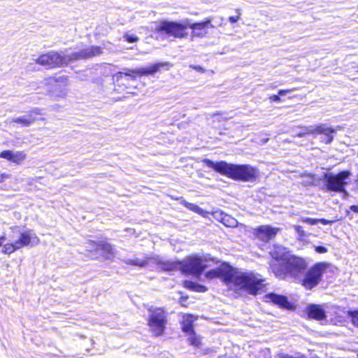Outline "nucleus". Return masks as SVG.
Instances as JSON below:
<instances>
[{
  "mask_svg": "<svg viewBox=\"0 0 358 358\" xmlns=\"http://www.w3.org/2000/svg\"><path fill=\"white\" fill-rule=\"evenodd\" d=\"M184 287L197 292H205L207 291V288L205 286L189 280L184 281Z\"/></svg>",
  "mask_w": 358,
  "mask_h": 358,
  "instance_id": "nucleus-26",
  "label": "nucleus"
},
{
  "mask_svg": "<svg viewBox=\"0 0 358 358\" xmlns=\"http://www.w3.org/2000/svg\"><path fill=\"white\" fill-rule=\"evenodd\" d=\"M99 241L95 242L93 241H88L87 242L85 243V247L86 248V250L91 252L93 251H99Z\"/></svg>",
  "mask_w": 358,
  "mask_h": 358,
  "instance_id": "nucleus-29",
  "label": "nucleus"
},
{
  "mask_svg": "<svg viewBox=\"0 0 358 358\" xmlns=\"http://www.w3.org/2000/svg\"><path fill=\"white\" fill-rule=\"evenodd\" d=\"M315 250L317 253H326L328 252V249L324 246H315Z\"/></svg>",
  "mask_w": 358,
  "mask_h": 358,
  "instance_id": "nucleus-36",
  "label": "nucleus"
},
{
  "mask_svg": "<svg viewBox=\"0 0 358 358\" xmlns=\"http://www.w3.org/2000/svg\"><path fill=\"white\" fill-rule=\"evenodd\" d=\"M350 209L353 212L358 213V206H355V205L351 206Z\"/></svg>",
  "mask_w": 358,
  "mask_h": 358,
  "instance_id": "nucleus-42",
  "label": "nucleus"
},
{
  "mask_svg": "<svg viewBox=\"0 0 358 358\" xmlns=\"http://www.w3.org/2000/svg\"><path fill=\"white\" fill-rule=\"evenodd\" d=\"M350 176L351 173L349 171H343L337 174L326 173L324 180L327 189L336 192H345Z\"/></svg>",
  "mask_w": 358,
  "mask_h": 358,
  "instance_id": "nucleus-7",
  "label": "nucleus"
},
{
  "mask_svg": "<svg viewBox=\"0 0 358 358\" xmlns=\"http://www.w3.org/2000/svg\"><path fill=\"white\" fill-rule=\"evenodd\" d=\"M203 162L209 168L235 180L252 182L259 176L258 169L249 164H233L223 161L214 162L209 159H204Z\"/></svg>",
  "mask_w": 358,
  "mask_h": 358,
  "instance_id": "nucleus-2",
  "label": "nucleus"
},
{
  "mask_svg": "<svg viewBox=\"0 0 358 358\" xmlns=\"http://www.w3.org/2000/svg\"><path fill=\"white\" fill-rule=\"evenodd\" d=\"M294 89H290V90H280L278 91V95L279 96H285L286 95L287 93L293 91Z\"/></svg>",
  "mask_w": 358,
  "mask_h": 358,
  "instance_id": "nucleus-40",
  "label": "nucleus"
},
{
  "mask_svg": "<svg viewBox=\"0 0 358 358\" xmlns=\"http://www.w3.org/2000/svg\"><path fill=\"white\" fill-rule=\"evenodd\" d=\"M196 320V317L192 315H184L182 321V329L183 331L189 334L193 333L192 324Z\"/></svg>",
  "mask_w": 358,
  "mask_h": 358,
  "instance_id": "nucleus-23",
  "label": "nucleus"
},
{
  "mask_svg": "<svg viewBox=\"0 0 358 358\" xmlns=\"http://www.w3.org/2000/svg\"><path fill=\"white\" fill-rule=\"evenodd\" d=\"M102 52L101 48L99 46H92L84 48L79 52L70 54L71 62L78 59H85L92 57L98 56Z\"/></svg>",
  "mask_w": 358,
  "mask_h": 358,
  "instance_id": "nucleus-14",
  "label": "nucleus"
},
{
  "mask_svg": "<svg viewBox=\"0 0 358 358\" xmlns=\"http://www.w3.org/2000/svg\"><path fill=\"white\" fill-rule=\"evenodd\" d=\"M238 15L237 16H231L229 17V21L231 22V23H235L239 19H240V17H241V13L238 10Z\"/></svg>",
  "mask_w": 358,
  "mask_h": 358,
  "instance_id": "nucleus-39",
  "label": "nucleus"
},
{
  "mask_svg": "<svg viewBox=\"0 0 358 358\" xmlns=\"http://www.w3.org/2000/svg\"><path fill=\"white\" fill-rule=\"evenodd\" d=\"M270 254L275 261L279 262L277 265H282L287 261V258L291 255L286 248L280 245H274L270 251Z\"/></svg>",
  "mask_w": 358,
  "mask_h": 358,
  "instance_id": "nucleus-17",
  "label": "nucleus"
},
{
  "mask_svg": "<svg viewBox=\"0 0 358 358\" xmlns=\"http://www.w3.org/2000/svg\"><path fill=\"white\" fill-rule=\"evenodd\" d=\"M189 67L194 69L195 71L203 73L206 72V70L201 66H196V65H189Z\"/></svg>",
  "mask_w": 358,
  "mask_h": 358,
  "instance_id": "nucleus-37",
  "label": "nucleus"
},
{
  "mask_svg": "<svg viewBox=\"0 0 358 358\" xmlns=\"http://www.w3.org/2000/svg\"><path fill=\"white\" fill-rule=\"evenodd\" d=\"M213 215L216 220L222 222V218L223 216H225L226 214L223 213L222 211L217 210L213 213Z\"/></svg>",
  "mask_w": 358,
  "mask_h": 358,
  "instance_id": "nucleus-34",
  "label": "nucleus"
},
{
  "mask_svg": "<svg viewBox=\"0 0 358 358\" xmlns=\"http://www.w3.org/2000/svg\"><path fill=\"white\" fill-rule=\"evenodd\" d=\"M10 178V175L6 173H1L0 171V182H4L6 180Z\"/></svg>",
  "mask_w": 358,
  "mask_h": 358,
  "instance_id": "nucleus-38",
  "label": "nucleus"
},
{
  "mask_svg": "<svg viewBox=\"0 0 358 358\" xmlns=\"http://www.w3.org/2000/svg\"><path fill=\"white\" fill-rule=\"evenodd\" d=\"M282 358H305V357H293V356L286 355H284V356L282 357Z\"/></svg>",
  "mask_w": 358,
  "mask_h": 358,
  "instance_id": "nucleus-43",
  "label": "nucleus"
},
{
  "mask_svg": "<svg viewBox=\"0 0 358 358\" xmlns=\"http://www.w3.org/2000/svg\"><path fill=\"white\" fill-rule=\"evenodd\" d=\"M279 231L280 228L272 227L268 225H262L255 229V234L257 238L259 240L264 242H268L275 236Z\"/></svg>",
  "mask_w": 358,
  "mask_h": 358,
  "instance_id": "nucleus-15",
  "label": "nucleus"
},
{
  "mask_svg": "<svg viewBox=\"0 0 358 358\" xmlns=\"http://www.w3.org/2000/svg\"><path fill=\"white\" fill-rule=\"evenodd\" d=\"M306 260L300 257L291 255L282 265L271 264V268L275 275L280 279H284L286 275L293 278L298 277L306 268Z\"/></svg>",
  "mask_w": 358,
  "mask_h": 358,
  "instance_id": "nucleus-4",
  "label": "nucleus"
},
{
  "mask_svg": "<svg viewBox=\"0 0 358 358\" xmlns=\"http://www.w3.org/2000/svg\"><path fill=\"white\" fill-rule=\"evenodd\" d=\"M12 234L0 236V248L1 253L10 255L15 251L24 247H34L40 243V239L31 230L26 229L20 231L19 227L13 226L10 227Z\"/></svg>",
  "mask_w": 358,
  "mask_h": 358,
  "instance_id": "nucleus-3",
  "label": "nucleus"
},
{
  "mask_svg": "<svg viewBox=\"0 0 358 358\" xmlns=\"http://www.w3.org/2000/svg\"><path fill=\"white\" fill-rule=\"evenodd\" d=\"M357 72H358V71H357Z\"/></svg>",
  "mask_w": 358,
  "mask_h": 358,
  "instance_id": "nucleus-45",
  "label": "nucleus"
},
{
  "mask_svg": "<svg viewBox=\"0 0 358 358\" xmlns=\"http://www.w3.org/2000/svg\"><path fill=\"white\" fill-rule=\"evenodd\" d=\"M152 260L164 271H172L177 269L180 270V262L170 260L163 261L161 260L159 257H153Z\"/></svg>",
  "mask_w": 358,
  "mask_h": 358,
  "instance_id": "nucleus-20",
  "label": "nucleus"
},
{
  "mask_svg": "<svg viewBox=\"0 0 358 358\" xmlns=\"http://www.w3.org/2000/svg\"><path fill=\"white\" fill-rule=\"evenodd\" d=\"M181 203L183 204L187 209L202 215L203 217H206L207 212L199 207L197 205L187 202L185 200L181 201Z\"/></svg>",
  "mask_w": 358,
  "mask_h": 358,
  "instance_id": "nucleus-25",
  "label": "nucleus"
},
{
  "mask_svg": "<svg viewBox=\"0 0 358 358\" xmlns=\"http://www.w3.org/2000/svg\"><path fill=\"white\" fill-rule=\"evenodd\" d=\"M205 277L208 280L220 278L229 289L245 292L252 295L257 294L265 285L264 280L259 274L238 270L227 264H222L219 267L207 271Z\"/></svg>",
  "mask_w": 358,
  "mask_h": 358,
  "instance_id": "nucleus-1",
  "label": "nucleus"
},
{
  "mask_svg": "<svg viewBox=\"0 0 358 358\" xmlns=\"http://www.w3.org/2000/svg\"><path fill=\"white\" fill-rule=\"evenodd\" d=\"M98 246L99 252H100V254L105 259H113L115 252L111 244L104 241H100Z\"/></svg>",
  "mask_w": 358,
  "mask_h": 358,
  "instance_id": "nucleus-19",
  "label": "nucleus"
},
{
  "mask_svg": "<svg viewBox=\"0 0 358 358\" xmlns=\"http://www.w3.org/2000/svg\"><path fill=\"white\" fill-rule=\"evenodd\" d=\"M167 324V316L161 308H150L148 317V325L151 332L156 336L164 334Z\"/></svg>",
  "mask_w": 358,
  "mask_h": 358,
  "instance_id": "nucleus-6",
  "label": "nucleus"
},
{
  "mask_svg": "<svg viewBox=\"0 0 358 358\" xmlns=\"http://www.w3.org/2000/svg\"><path fill=\"white\" fill-rule=\"evenodd\" d=\"M269 99L271 101H273V102H278L280 101V98L279 96V95H272L269 97Z\"/></svg>",
  "mask_w": 358,
  "mask_h": 358,
  "instance_id": "nucleus-41",
  "label": "nucleus"
},
{
  "mask_svg": "<svg viewBox=\"0 0 358 358\" xmlns=\"http://www.w3.org/2000/svg\"><path fill=\"white\" fill-rule=\"evenodd\" d=\"M123 37L125 39V41H127L129 43L137 42L139 40L138 37L134 35H129V34H125L123 36Z\"/></svg>",
  "mask_w": 358,
  "mask_h": 358,
  "instance_id": "nucleus-33",
  "label": "nucleus"
},
{
  "mask_svg": "<svg viewBox=\"0 0 358 358\" xmlns=\"http://www.w3.org/2000/svg\"><path fill=\"white\" fill-rule=\"evenodd\" d=\"M71 62L70 54H64L56 51H50L41 55L36 59L37 64L48 69L59 67Z\"/></svg>",
  "mask_w": 358,
  "mask_h": 358,
  "instance_id": "nucleus-8",
  "label": "nucleus"
},
{
  "mask_svg": "<svg viewBox=\"0 0 358 358\" xmlns=\"http://www.w3.org/2000/svg\"><path fill=\"white\" fill-rule=\"evenodd\" d=\"M301 221L304 223L309 224L310 225H315L317 223H321L322 224H329L333 222V221L328 220L326 219H315V218H311V217H301Z\"/></svg>",
  "mask_w": 358,
  "mask_h": 358,
  "instance_id": "nucleus-27",
  "label": "nucleus"
},
{
  "mask_svg": "<svg viewBox=\"0 0 358 358\" xmlns=\"http://www.w3.org/2000/svg\"><path fill=\"white\" fill-rule=\"evenodd\" d=\"M222 223L228 227H235L238 224L237 220L227 214L222 218Z\"/></svg>",
  "mask_w": 358,
  "mask_h": 358,
  "instance_id": "nucleus-28",
  "label": "nucleus"
},
{
  "mask_svg": "<svg viewBox=\"0 0 358 358\" xmlns=\"http://www.w3.org/2000/svg\"><path fill=\"white\" fill-rule=\"evenodd\" d=\"M305 134H308L307 133H306V128L304 129V131H303V133H299V134H297V136H298L299 137H302V136H303Z\"/></svg>",
  "mask_w": 358,
  "mask_h": 358,
  "instance_id": "nucleus-44",
  "label": "nucleus"
},
{
  "mask_svg": "<svg viewBox=\"0 0 358 358\" xmlns=\"http://www.w3.org/2000/svg\"><path fill=\"white\" fill-rule=\"evenodd\" d=\"M266 300L267 301H271L275 304H277L281 307H287L289 303L287 300V298L283 296L277 295L275 294H267L266 296Z\"/></svg>",
  "mask_w": 358,
  "mask_h": 358,
  "instance_id": "nucleus-22",
  "label": "nucleus"
},
{
  "mask_svg": "<svg viewBox=\"0 0 358 358\" xmlns=\"http://www.w3.org/2000/svg\"><path fill=\"white\" fill-rule=\"evenodd\" d=\"M188 27L192 29L191 36L192 38H204L208 34V28H214V25L212 24V20L210 17H208L203 22L192 24L188 22Z\"/></svg>",
  "mask_w": 358,
  "mask_h": 358,
  "instance_id": "nucleus-12",
  "label": "nucleus"
},
{
  "mask_svg": "<svg viewBox=\"0 0 358 358\" xmlns=\"http://www.w3.org/2000/svg\"><path fill=\"white\" fill-rule=\"evenodd\" d=\"M49 83H61L62 85H67L68 83V77L66 76H57V77H53L48 79Z\"/></svg>",
  "mask_w": 358,
  "mask_h": 358,
  "instance_id": "nucleus-31",
  "label": "nucleus"
},
{
  "mask_svg": "<svg viewBox=\"0 0 358 358\" xmlns=\"http://www.w3.org/2000/svg\"><path fill=\"white\" fill-rule=\"evenodd\" d=\"M33 113L36 115L41 114V110L38 108L34 109L32 113L29 115H24L22 117H15L12 119V122H15L17 124H20L23 127H29L31 124H32L36 118L33 116Z\"/></svg>",
  "mask_w": 358,
  "mask_h": 358,
  "instance_id": "nucleus-21",
  "label": "nucleus"
},
{
  "mask_svg": "<svg viewBox=\"0 0 358 358\" xmlns=\"http://www.w3.org/2000/svg\"><path fill=\"white\" fill-rule=\"evenodd\" d=\"M331 264L327 262H319L311 267L306 273L302 285L306 289H311L317 286L322 280V274L329 268Z\"/></svg>",
  "mask_w": 358,
  "mask_h": 358,
  "instance_id": "nucleus-9",
  "label": "nucleus"
},
{
  "mask_svg": "<svg viewBox=\"0 0 358 358\" xmlns=\"http://www.w3.org/2000/svg\"><path fill=\"white\" fill-rule=\"evenodd\" d=\"M348 315L352 322V323L358 327V310L354 311H348Z\"/></svg>",
  "mask_w": 358,
  "mask_h": 358,
  "instance_id": "nucleus-32",
  "label": "nucleus"
},
{
  "mask_svg": "<svg viewBox=\"0 0 358 358\" xmlns=\"http://www.w3.org/2000/svg\"><path fill=\"white\" fill-rule=\"evenodd\" d=\"M153 257H145L143 259L135 258V259H127L124 260V263L128 265H134L140 267L146 266L149 262L152 260Z\"/></svg>",
  "mask_w": 358,
  "mask_h": 358,
  "instance_id": "nucleus-24",
  "label": "nucleus"
},
{
  "mask_svg": "<svg viewBox=\"0 0 358 358\" xmlns=\"http://www.w3.org/2000/svg\"><path fill=\"white\" fill-rule=\"evenodd\" d=\"M300 236H304L305 232L301 226L294 225L292 227Z\"/></svg>",
  "mask_w": 358,
  "mask_h": 358,
  "instance_id": "nucleus-35",
  "label": "nucleus"
},
{
  "mask_svg": "<svg viewBox=\"0 0 358 358\" xmlns=\"http://www.w3.org/2000/svg\"><path fill=\"white\" fill-rule=\"evenodd\" d=\"M167 65L168 63L159 62L146 68L126 69L125 71L119 73V77L122 79L135 80L136 76L134 74L139 76L152 75L159 71L162 67Z\"/></svg>",
  "mask_w": 358,
  "mask_h": 358,
  "instance_id": "nucleus-11",
  "label": "nucleus"
},
{
  "mask_svg": "<svg viewBox=\"0 0 358 358\" xmlns=\"http://www.w3.org/2000/svg\"><path fill=\"white\" fill-rule=\"evenodd\" d=\"M190 336L189 338V342L192 345L199 348L201 345L200 338L195 335L194 332L189 333Z\"/></svg>",
  "mask_w": 358,
  "mask_h": 358,
  "instance_id": "nucleus-30",
  "label": "nucleus"
},
{
  "mask_svg": "<svg viewBox=\"0 0 358 358\" xmlns=\"http://www.w3.org/2000/svg\"><path fill=\"white\" fill-rule=\"evenodd\" d=\"M308 317L321 320L325 318V310L320 305L310 304L306 308Z\"/></svg>",
  "mask_w": 358,
  "mask_h": 358,
  "instance_id": "nucleus-18",
  "label": "nucleus"
},
{
  "mask_svg": "<svg viewBox=\"0 0 358 358\" xmlns=\"http://www.w3.org/2000/svg\"><path fill=\"white\" fill-rule=\"evenodd\" d=\"M187 19L182 22L175 21L162 20L157 23L154 28L156 33H164L168 36H173L176 38H187L188 34L186 31L188 28Z\"/></svg>",
  "mask_w": 358,
  "mask_h": 358,
  "instance_id": "nucleus-5",
  "label": "nucleus"
},
{
  "mask_svg": "<svg viewBox=\"0 0 358 358\" xmlns=\"http://www.w3.org/2000/svg\"><path fill=\"white\" fill-rule=\"evenodd\" d=\"M27 155L24 151L3 150L0 153V157L16 164H20L26 159Z\"/></svg>",
  "mask_w": 358,
  "mask_h": 358,
  "instance_id": "nucleus-16",
  "label": "nucleus"
},
{
  "mask_svg": "<svg viewBox=\"0 0 358 358\" xmlns=\"http://www.w3.org/2000/svg\"><path fill=\"white\" fill-rule=\"evenodd\" d=\"M336 132V130L331 127H327L324 124H320L315 126L306 127V133L309 134H324L327 136L325 143L329 144L332 142L334 137L331 134Z\"/></svg>",
  "mask_w": 358,
  "mask_h": 358,
  "instance_id": "nucleus-13",
  "label": "nucleus"
},
{
  "mask_svg": "<svg viewBox=\"0 0 358 358\" xmlns=\"http://www.w3.org/2000/svg\"><path fill=\"white\" fill-rule=\"evenodd\" d=\"M206 267L203 259L197 255L187 256L180 262L182 273L194 275L197 278L201 275Z\"/></svg>",
  "mask_w": 358,
  "mask_h": 358,
  "instance_id": "nucleus-10",
  "label": "nucleus"
}]
</instances>
